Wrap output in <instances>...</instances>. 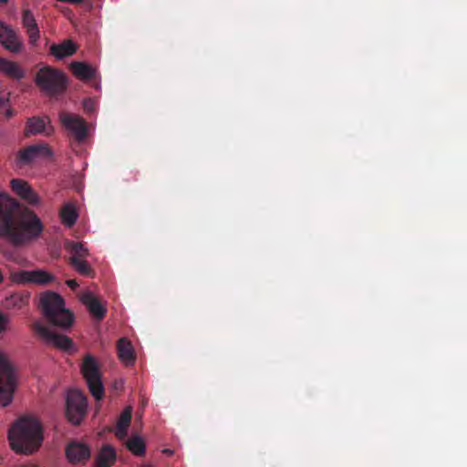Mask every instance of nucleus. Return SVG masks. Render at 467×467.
Instances as JSON below:
<instances>
[{
    "mask_svg": "<svg viewBox=\"0 0 467 467\" xmlns=\"http://www.w3.org/2000/svg\"><path fill=\"white\" fill-rule=\"evenodd\" d=\"M67 248L72 254L70 258L85 259L88 255V250L82 243L71 242Z\"/></svg>",
    "mask_w": 467,
    "mask_h": 467,
    "instance_id": "nucleus-28",
    "label": "nucleus"
},
{
    "mask_svg": "<svg viewBox=\"0 0 467 467\" xmlns=\"http://www.w3.org/2000/svg\"><path fill=\"white\" fill-rule=\"evenodd\" d=\"M87 412V399L78 390H70L66 400V415L68 420L78 425Z\"/></svg>",
    "mask_w": 467,
    "mask_h": 467,
    "instance_id": "nucleus-7",
    "label": "nucleus"
},
{
    "mask_svg": "<svg viewBox=\"0 0 467 467\" xmlns=\"http://www.w3.org/2000/svg\"><path fill=\"white\" fill-rule=\"evenodd\" d=\"M0 72L12 79L21 80L26 78V70L16 62L0 57Z\"/></svg>",
    "mask_w": 467,
    "mask_h": 467,
    "instance_id": "nucleus-17",
    "label": "nucleus"
},
{
    "mask_svg": "<svg viewBox=\"0 0 467 467\" xmlns=\"http://www.w3.org/2000/svg\"><path fill=\"white\" fill-rule=\"evenodd\" d=\"M60 217L66 226H73L78 217L74 204L70 202L66 203L60 211Z\"/></svg>",
    "mask_w": 467,
    "mask_h": 467,
    "instance_id": "nucleus-24",
    "label": "nucleus"
},
{
    "mask_svg": "<svg viewBox=\"0 0 467 467\" xmlns=\"http://www.w3.org/2000/svg\"><path fill=\"white\" fill-rule=\"evenodd\" d=\"M83 109L87 113H91L95 110V101L92 99H86L83 101Z\"/></svg>",
    "mask_w": 467,
    "mask_h": 467,
    "instance_id": "nucleus-29",
    "label": "nucleus"
},
{
    "mask_svg": "<svg viewBox=\"0 0 467 467\" xmlns=\"http://www.w3.org/2000/svg\"><path fill=\"white\" fill-rule=\"evenodd\" d=\"M29 301V295L16 293L5 299V307L20 309Z\"/></svg>",
    "mask_w": 467,
    "mask_h": 467,
    "instance_id": "nucleus-26",
    "label": "nucleus"
},
{
    "mask_svg": "<svg viewBox=\"0 0 467 467\" xmlns=\"http://www.w3.org/2000/svg\"><path fill=\"white\" fill-rule=\"evenodd\" d=\"M2 102V100L0 99V103Z\"/></svg>",
    "mask_w": 467,
    "mask_h": 467,
    "instance_id": "nucleus-35",
    "label": "nucleus"
},
{
    "mask_svg": "<svg viewBox=\"0 0 467 467\" xmlns=\"http://www.w3.org/2000/svg\"><path fill=\"white\" fill-rule=\"evenodd\" d=\"M8 439L11 448L16 452L32 453L42 443V426L35 418L23 417L10 428Z\"/></svg>",
    "mask_w": 467,
    "mask_h": 467,
    "instance_id": "nucleus-2",
    "label": "nucleus"
},
{
    "mask_svg": "<svg viewBox=\"0 0 467 467\" xmlns=\"http://www.w3.org/2000/svg\"><path fill=\"white\" fill-rule=\"evenodd\" d=\"M81 372L87 381L91 395L96 400H101L105 395V389L101 380V373L99 365L91 355L85 357Z\"/></svg>",
    "mask_w": 467,
    "mask_h": 467,
    "instance_id": "nucleus-5",
    "label": "nucleus"
},
{
    "mask_svg": "<svg viewBox=\"0 0 467 467\" xmlns=\"http://www.w3.org/2000/svg\"><path fill=\"white\" fill-rule=\"evenodd\" d=\"M44 225L30 209L21 205L5 193H0V236L16 246L40 236Z\"/></svg>",
    "mask_w": 467,
    "mask_h": 467,
    "instance_id": "nucleus-1",
    "label": "nucleus"
},
{
    "mask_svg": "<svg viewBox=\"0 0 467 467\" xmlns=\"http://www.w3.org/2000/svg\"><path fill=\"white\" fill-rule=\"evenodd\" d=\"M131 420V408H126L120 414L117 425L115 435L119 440L126 439L128 435V428Z\"/></svg>",
    "mask_w": 467,
    "mask_h": 467,
    "instance_id": "nucleus-22",
    "label": "nucleus"
},
{
    "mask_svg": "<svg viewBox=\"0 0 467 467\" xmlns=\"http://www.w3.org/2000/svg\"><path fill=\"white\" fill-rule=\"evenodd\" d=\"M70 69L73 75L80 79L89 80L95 78V69L84 62H72L70 64Z\"/></svg>",
    "mask_w": 467,
    "mask_h": 467,
    "instance_id": "nucleus-23",
    "label": "nucleus"
},
{
    "mask_svg": "<svg viewBox=\"0 0 467 467\" xmlns=\"http://www.w3.org/2000/svg\"><path fill=\"white\" fill-rule=\"evenodd\" d=\"M0 44L15 54L21 52L23 48V42L17 33L2 21H0Z\"/></svg>",
    "mask_w": 467,
    "mask_h": 467,
    "instance_id": "nucleus-12",
    "label": "nucleus"
},
{
    "mask_svg": "<svg viewBox=\"0 0 467 467\" xmlns=\"http://www.w3.org/2000/svg\"><path fill=\"white\" fill-rule=\"evenodd\" d=\"M82 302L95 318L102 320L105 317L107 312L105 306L91 293L85 294L82 296Z\"/></svg>",
    "mask_w": 467,
    "mask_h": 467,
    "instance_id": "nucleus-18",
    "label": "nucleus"
},
{
    "mask_svg": "<svg viewBox=\"0 0 467 467\" xmlns=\"http://www.w3.org/2000/svg\"><path fill=\"white\" fill-rule=\"evenodd\" d=\"M10 279L16 284H34L38 285H47L55 280L54 275L47 271L37 270H19L14 271L10 275Z\"/></svg>",
    "mask_w": 467,
    "mask_h": 467,
    "instance_id": "nucleus-9",
    "label": "nucleus"
},
{
    "mask_svg": "<svg viewBox=\"0 0 467 467\" xmlns=\"http://www.w3.org/2000/svg\"><path fill=\"white\" fill-rule=\"evenodd\" d=\"M67 285L73 290H75L78 286V282L74 279L67 280Z\"/></svg>",
    "mask_w": 467,
    "mask_h": 467,
    "instance_id": "nucleus-31",
    "label": "nucleus"
},
{
    "mask_svg": "<svg viewBox=\"0 0 467 467\" xmlns=\"http://www.w3.org/2000/svg\"><path fill=\"white\" fill-rule=\"evenodd\" d=\"M22 25L26 31L29 44L34 47L36 46L40 38V29L33 13L29 9L23 10Z\"/></svg>",
    "mask_w": 467,
    "mask_h": 467,
    "instance_id": "nucleus-15",
    "label": "nucleus"
},
{
    "mask_svg": "<svg viewBox=\"0 0 467 467\" xmlns=\"http://www.w3.org/2000/svg\"><path fill=\"white\" fill-rule=\"evenodd\" d=\"M32 329L34 333L40 337L47 345L54 346L63 350H69L73 345L72 340L68 337L52 331L41 321L33 323Z\"/></svg>",
    "mask_w": 467,
    "mask_h": 467,
    "instance_id": "nucleus-8",
    "label": "nucleus"
},
{
    "mask_svg": "<svg viewBox=\"0 0 467 467\" xmlns=\"http://www.w3.org/2000/svg\"><path fill=\"white\" fill-rule=\"evenodd\" d=\"M12 191L31 205H37L40 202L37 193L31 188L27 182L22 179L10 181Z\"/></svg>",
    "mask_w": 467,
    "mask_h": 467,
    "instance_id": "nucleus-13",
    "label": "nucleus"
},
{
    "mask_svg": "<svg viewBox=\"0 0 467 467\" xmlns=\"http://www.w3.org/2000/svg\"><path fill=\"white\" fill-rule=\"evenodd\" d=\"M69 264L80 275L85 276L92 275V268L85 259L69 258Z\"/></svg>",
    "mask_w": 467,
    "mask_h": 467,
    "instance_id": "nucleus-27",
    "label": "nucleus"
},
{
    "mask_svg": "<svg viewBox=\"0 0 467 467\" xmlns=\"http://www.w3.org/2000/svg\"><path fill=\"white\" fill-rule=\"evenodd\" d=\"M40 306L43 314L52 325L67 329L74 321L73 314L66 309L65 301L55 292H46L40 297Z\"/></svg>",
    "mask_w": 467,
    "mask_h": 467,
    "instance_id": "nucleus-3",
    "label": "nucleus"
},
{
    "mask_svg": "<svg viewBox=\"0 0 467 467\" xmlns=\"http://www.w3.org/2000/svg\"><path fill=\"white\" fill-rule=\"evenodd\" d=\"M51 154L52 152L47 144H33L17 152L16 163L17 167L21 168L30 165L39 159L50 157Z\"/></svg>",
    "mask_w": 467,
    "mask_h": 467,
    "instance_id": "nucleus-10",
    "label": "nucleus"
},
{
    "mask_svg": "<svg viewBox=\"0 0 467 467\" xmlns=\"http://www.w3.org/2000/svg\"><path fill=\"white\" fill-rule=\"evenodd\" d=\"M66 455L72 463H78L90 457V450L84 443L73 441L67 446Z\"/></svg>",
    "mask_w": 467,
    "mask_h": 467,
    "instance_id": "nucleus-16",
    "label": "nucleus"
},
{
    "mask_svg": "<svg viewBox=\"0 0 467 467\" xmlns=\"http://www.w3.org/2000/svg\"><path fill=\"white\" fill-rule=\"evenodd\" d=\"M59 119L62 125L69 130L78 141H83L88 136V128L85 119L75 114L61 112Z\"/></svg>",
    "mask_w": 467,
    "mask_h": 467,
    "instance_id": "nucleus-11",
    "label": "nucleus"
},
{
    "mask_svg": "<svg viewBox=\"0 0 467 467\" xmlns=\"http://www.w3.org/2000/svg\"><path fill=\"white\" fill-rule=\"evenodd\" d=\"M53 132L52 126L49 125L48 117H32L28 118L25 128V136L30 137L36 134L50 135Z\"/></svg>",
    "mask_w": 467,
    "mask_h": 467,
    "instance_id": "nucleus-14",
    "label": "nucleus"
},
{
    "mask_svg": "<svg viewBox=\"0 0 467 467\" xmlns=\"http://www.w3.org/2000/svg\"><path fill=\"white\" fill-rule=\"evenodd\" d=\"M21 467H37L36 465H23Z\"/></svg>",
    "mask_w": 467,
    "mask_h": 467,
    "instance_id": "nucleus-33",
    "label": "nucleus"
},
{
    "mask_svg": "<svg viewBox=\"0 0 467 467\" xmlns=\"http://www.w3.org/2000/svg\"><path fill=\"white\" fill-rule=\"evenodd\" d=\"M5 115L6 118H11L14 115V110L11 109H6Z\"/></svg>",
    "mask_w": 467,
    "mask_h": 467,
    "instance_id": "nucleus-32",
    "label": "nucleus"
},
{
    "mask_svg": "<svg viewBox=\"0 0 467 467\" xmlns=\"http://www.w3.org/2000/svg\"><path fill=\"white\" fill-rule=\"evenodd\" d=\"M36 85L48 96L63 93L67 88V78L63 72L51 67L40 68L35 77Z\"/></svg>",
    "mask_w": 467,
    "mask_h": 467,
    "instance_id": "nucleus-4",
    "label": "nucleus"
},
{
    "mask_svg": "<svg viewBox=\"0 0 467 467\" xmlns=\"http://www.w3.org/2000/svg\"><path fill=\"white\" fill-rule=\"evenodd\" d=\"M115 462L116 451L114 448L109 444H105L102 446L96 458L95 467H111Z\"/></svg>",
    "mask_w": 467,
    "mask_h": 467,
    "instance_id": "nucleus-20",
    "label": "nucleus"
},
{
    "mask_svg": "<svg viewBox=\"0 0 467 467\" xmlns=\"http://www.w3.org/2000/svg\"><path fill=\"white\" fill-rule=\"evenodd\" d=\"M7 0H0V3H6Z\"/></svg>",
    "mask_w": 467,
    "mask_h": 467,
    "instance_id": "nucleus-34",
    "label": "nucleus"
},
{
    "mask_svg": "<svg viewBox=\"0 0 467 467\" xmlns=\"http://www.w3.org/2000/svg\"><path fill=\"white\" fill-rule=\"evenodd\" d=\"M117 349L119 358L122 362L128 366L134 363L135 356L133 348L127 338L122 337L118 341Z\"/></svg>",
    "mask_w": 467,
    "mask_h": 467,
    "instance_id": "nucleus-21",
    "label": "nucleus"
},
{
    "mask_svg": "<svg viewBox=\"0 0 467 467\" xmlns=\"http://www.w3.org/2000/svg\"><path fill=\"white\" fill-rule=\"evenodd\" d=\"M77 48V46L70 39H67L60 44H52L49 52L57 59H63L75 54Z\"/></svg>",
    "mask_w": 467,
    "mask_h": 467,
    "instance_id": "nucleus-19",
    "label": "nucleus"
},
{
    "mask_svg": "<svg viewBox=\"0 0 467 467\" xmlns=\"http://www.w3.org/2000/svg\"><path fill=\"white\" fill-rule=\"evenodd\" d=\"M126 446H127L128 450L132 454H134L136 456H143L145 454V451H146L145 441L141 437H140L138 435H134V436L130 437L126 441Z\"/></svg>",
    "mask_w": 467,
    "mask_h": 467,
    "instance_id": "nucleus-25",
    "label": "nucleus"
},
{
    "mask_svg": "<svg viewBox=\"0 0 467 467\" xmlns=\"http://www.w3.org/2000/svg\"><path fill=\"white\" fill-rule=\"evenodd\" d=\"M16 374L8 359L0 354V405L7 406L13 400Z\"/></svg>",
    "mask_w": 467,
    "mask_h": 467,
    "instance_id": "nucleus-6",
    "label": "nucleus"
},
{
    "mask_svg": "<svg viewBox=\"0 0 467 467\" xmlns=\"http://www.w3.org/2000/svg\"><path fill=\"white\" fill-rule=\"evenodd\" d=\"M8 322V318L3 313L0 312V332L5 329V326Z\"/></svg>",
    "mask_w": 467,
    "mask_h": 467,
    "instance_id": "nucleus-30",
    "label": "nucleus"
}]
</instances>
